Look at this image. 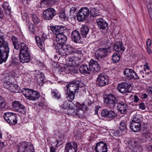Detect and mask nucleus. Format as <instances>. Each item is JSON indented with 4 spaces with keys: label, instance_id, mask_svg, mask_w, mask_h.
Here are the masks:
<instances>
[{
    "label": "nucleus",
    "instance_id": "obj_1",
    "mask_svg": "<svg viewBox=\"0 0 152 152\" xmlns=\"http://www.w3.org/2000/svg\"><path fill=\"white\" fill-rule=\"evenodd\" d=\"M80 83V81H77L70 83L66 86L67 91L66 97L69 101L71 102L74 99L75 92L79 89Z\"/></svg>",
    "mask_w": 152,
    "mask_h": 152
},
{
    "label": "nucleus",
    "instance_id": "obj_2",
    "mask_svg": "<svg viewBox=\"0 0 152 152\" xmlns=\"http://www.w3.org/2000/svg\"><path fill=\"white\" fill-rule=\"evenodd\" d=\"M22 92L25 97L29 100L35 101L40 97L39 94L37 92L32 89L24 88Z\"/></svg>",
    "mask_w": 152,
    "mask_h": 152
},
{
    "label": "nucleus",
    "instance_id": "obj_3",
    "mask_svg": "<svg viewBox=\"0 0 152 152\" xmlns=\"http://www.w3.org/2000/svg\"><path fill=\"white\" fill-rule=\"evenodd\" d=\"M79 104V109L78 108L76 110H74L69 108L67 111L68 114L76 118L78 117L80 118H83L84 116V113L83 110H85L83 108V107H84L85 106V104Z\"/></svg>",
    "mask_w": 152,
    "mask_h": 152
},
{
    "label": "nucleus",
    "instance_id": "obj_4",
    "mask_svg": "<svg viewBox=\"0 0 152 152\" xmlns=\"http://www.w3.org/2000/svg\"><path fill=\"white\" fill-rule=\"evenodd\" d=\"M104 99L105 103L110 108H113L118 102V99L115 96L111 94L104 95Z\"/></svg>",
    "mask_w": 152,
    "mask_h": 152
},
{
    "label": "nucleus",
    "instance_id": "obj_5",
    "mask_svg": "<svg viewBox=\"0 0 152 152\" xmlns=\"http://www.w3.org/2000/svg\"><path fill=\"white\" fill-rule=\"evenodd\" d=\"M109 49L107 48H99L95 52V57L99 61L103 63L105 62L104 58L107 55Z\"/></svg>",
    "mask_w": 152,
    "mask_h": 152
},
{
    "label": "nucleus",
    "instance_id": "obj_6",
    "mask_svg": "<svg viewBox=\"0 0 152 152\" xmlns=\"http://www.w3.org/2000/svg\"><path fill=\"white\" fill-rule=\"evenodd\" d=\"M18 148L17 152H33L34 151L32 145L26 142L20 143Z\"/></svg>",
    "mask_w": 152,
    "mask_h": 152
},
{
    "label": "nucleus",
    "instance_id": "obj_7",
    "mask_svg": "<svg viewBox=\"0 0 152 152\" xmlns=\"http://www.w3.org/2000/svg\"><path fill=\"white\" fill-rule=\"evenodd\" d=\"M89 10L88 8L82 7L78 11L77 14V20L79 22L83 21L89 16Z\"/></svg>",
    "mask_w": 152,
    "mask_h": 152
},
{
    "label": "nucleus",
    "instance_id": "obj_8",
    "mask_svg": "<svg viewBox=\"0 0 152 152\" xmlns=\"http://www.w3.org/2000/svg\"><path fill=\"white\" fill-rule=\"evenodd\" d=\"M3 117L5 120L10 124H15L17 123V115L14 113L6 112L4 113Z\"/></svg>",
    "mask_w": 152,
    "mask_h": 152
},
{
    "label": "nucleus",
    "instance_id": "obj_9",
    "mask_svg": "<svg viewBox=\"0 0 152 152\" xmlns=\"http://www.w3.org/2000/svg\"><path fill=\"white\" fill-rule=\"evenodd\" d=\"M131 87V84L125 82H122L118 85L117 89L118 91L122 94L126 92H130V88Z\"/></svg>",
    "mask_w": 152,
    "mask_h": 152
},
{
    "label": "nucleus",
    "instance_id": "obj_10",
    "mask_svg": "<svg viewBox=\"0 0 152 152\" xmlns=\"http://www.w3.org/2000/svg\"><path fill=\"white\" fill-rule=\"evenodd\" d=\"M108 77L104 73H101L98 76L96 81L97 85L104 86L108 84Z\"/></svg>",
    "mask_w": 152,
    "mask_h": 152
},
{
    "label": "nucleus",
    "instance_id": "obj_11",
    "mask_svg": "<svg viewBox=\"0 0 152 152\" xmlns=\"http://www.w3.org/2000/svg\"><path fill=\"white\" fill-rule=\"evenodd\" d=\"M78 145L77 143L72 141L66 144L64 152H77Z\"/></svg>",
    "mask_w": 152,
    "mask_h": 152
},
{
    "label": "nucleus",
    "instance_id": "obj_12",
    "mask_svg": "<svg viewBox=\"0 0 152 152\" xmlns=\"http://www.w3.org/2000/svg\"><path fill=\"white\" fill-rule=\"evenodd\" d=\"M9 52V48H4L3 47L0 48V64L5 62L7 59Z\"/></svg>",
    "mask_w": 152,
    "mask_h": 152
},
{
    "label": "nucleus",
    "instance_id": "obj_13",
    "mask_svg": "<svg viewBox=\"0 0 152 152\" xmlns=\"http://www.w3.org/2000/svg\"><path fill=\"white\" fill-rule=\"evenodd\" d=\"M124 74L126 77L132 79L137 80L140 78L137 73L132 69H126L124 71Z\"/></svg>",
    "mask_w": 152,
    "mask_h": 152
},
{
    "label": "nucleus",
    "instance_id": "obj_14",
    "mask_svg": "<svg viewBox=\"0 0 152 152\" xmlns=\"http://www.w3.org/2000/svg\"><path fill=\"white\" fill-rule=\"evenodd\" d=\"M94 149L96 152H107V144L103 141H100L96 144Z\"/></svg>",
    "mask_w": 152,
    "mask_h": 152
},
{
    "label": "nucleus",
    "instance_id": "obj_15",
    "mask_svg": "<svg viewBox=\"0 0 152 152\" xmlns=\"http://www.w3.org/2000/svg\"><path fill=\"white\" fill-rule=\"evenodd\" d=\"M98 27L100 29L104 31L106 33L108 29V23L105 20L102 18H98L96 20Z\"/></svg>",
    "mask_w": 152,
    "mask_h": 152
},
{
    "label": "nucleus",
    "instance_id": "obj_16",
    "mask_svg": "<svg viewBox=\"0 0 152 152\" xmlns=\"http://www.w3.org/2000/svg\"><path fill=\"white\" fill-rule=\"evenodd\" d=\"M42 40H41L40 37L38 36L35 37V40L38 46L42 50L45 49V45L44 41L45 39H47V35L44 33H43L42 35Z\"/></svg>",
    "mask_w": 152,
    "mask_h": 152
},
{
    "label": "nucleus",
    "instance_id": "obj_17",
    "mask_svg": "<svg viewBox=\"0 0 152 152\" xmlns=\"http://www.w3.org/2000/svg\"><path fill=\"white\" fill-rule=\"evenodd\" d=\"M88 66L91 71L92 70L93 72H97L101 69V66L98 62L92 59H91L89 62Z\"/></svg>",
    "mask_w": 152,
    "mask_h": 152
},
{
    "label": "nucleus",
    "instance_id": "obj_18",
    "mask_svg": "<svg viewBox=\"0 0 152 152\" xmlns=\"http://www.w3.org/2000/svg\"><path fill=\"white\" fill-rule=\"evenodd\" d=\"M19 58L22 63L28 62L30 60V52H19Z\"/></svg>",
    "mask_w": 152,
    "mask_h": 152
},
{
    "label": "nucleus",
    "instance_id": "obj_19",
    "mask_svg": "<svg viewBox=\"0 0 152 152\" xmlns=\"http://www.w3.org/2000/svg\"><path fill=\"white\" fill-rule=\"evenodd\" d=\"M4 85L9 90L12 92H18L19 90L18 86L15 84H13L9 82H7L4 84Z\"/></svg>",
    "mask_w": 152,
    "mask_h": 152
},
{
    "label": "nucleus",
    "instance_id": "obj_20",
    "mask_svg": "<svg viewBox=\"0 0 152 152\" xmlns=\"http://www.w3.org/2000/svg\"><path fill=\"white\" fill-rule=\"evenodd\" d=\"M102 115L104 117L114 118L117 116L115 112L112 110H103L102 112Z\"/></svg>",
    "mask_w": 152,
    "mask_h": 152
},
{
    "label": "nucleus",
    "instance_id": "obj_21",
    "mask_svg": "<svg viewBox=\"0 0 152 152\" xmlns=\"http://www.w3.org/2000/svg\"><path fill=\"white\" fill-rule=\"evenodd\" d=\"M71 38L75 43H79L81 39V36L79 32L76 30L73 31L71 33Z\"/></svg>",
    "mask_w": 152,
    "mask_h": 152
},
{
    "label": "nucleus",
    "instance_id": "obj_22",
    "mask_svg": "<svg viewBox=\"0 0 152 152\" xmlns=\"http://www.w3.org/2000/svg\"><path fill=\"white\" fill-rule=\"evenodd\" d=\"M114 48L115 51L121 53H122L124 50V48L123 43L120 41L116 42L114 44Z\"/></svg>",
    "mask_w": 152,
    "mask_h": 152
},
{
    "label": "nucleus",
    "instance_id": "obj_23",
    "mask_svg": "<svg viewBox=\"0 0 152 152\" xmlns=\"http://www.w3.org/2000/svg\"><path fill=\"white\" fill-rule=\"evenodd\" d=\"M56 37V42H59V43L64 44L67 40L66 36L64 35L63 33H61L60 34L58 33Z\"/></svg>",
    "mask_w": 152,
    "mask_h": 152
},
{
    "label": "nucleus",
    "instance_id": "obj_24",
    "mask_svg": "<svg viewBox=\"0 0 152 152\" xmlns=\"http://www.w3.org/2000/svg\"><path fill=\"white\" fill-rule=\"evenodd\" d=\"M79 69L80 72L83 74H89L91 72L90 68L88 67V65L86 64H82L80 66Z\"/></svg>",
    "mask_w": 152,
    "mask_h": 152
},
{
    "label": "nucleus",
    "instance_id": "obj_25",
    "mask_svg": "<svg viewBox=\"0 0 152 152\" xmlns=\"http://www.w3.org/2000/svg\"><path fill=\"white\" fill-rule=\"evenodd\" d=\"M89 30V28L86 26L85 25L82 27L80 29L82 36L83 38H86Z\"/></svg>",
    "mask_w": 152,
    "mask_h": 152
},
{
    "label": "nucleus",
    "instance_id": "obj_26",
    "mask_svg": "<svg viewBox=\"0 0 152 152\" xmlns=\"http://www.w3.org/2000/svg\"><path fill=\"white\" fill-rule=\"evenodd\" d=\"M11 41L14 47V48L16 50L19 49L20 43L17 38L14 36H12L11 37Z\"/></svg>",
    "mask_w": 152,
    "mask_h": 152
},
{
    "label": "nucleus",
    "instance_id": "obj_27",
    "mask_svg": "<svg viewBox=\"0 0 152 152\" xmlns=\"http://www.w3.org/2000/svg\"><path fill=\"white\" fill-rule=\"evenodd\" d=\"M141 125L132 123L130 124V128L134 132H139L141 129Z\"/></svg>",
    "mask_w": 152,
    "mask_h": 152
},
{
    "label": "nucleus",
    "instance_id": "obj_28",
    "mask_svg": "<svg viewBox=\"0 0 152 152\" xmlns=\"http://www.w3.org/2000/svg\"><path fill=\"white\" fill-rule=\"evenodd\" d=\"M19 51L20 52H30L27 45L23 42L20 43Z\"/></svg>",
    "mask_w": 152,
    "mask_h": 152
},
{
    "label": "nucleus",
    "instance_id": "obj_29",
    "mask_svg": "<svg viewBox=\"0 0 152 152\" xmlns=\"http://www.w3.org/2000/svg\"><path fill=\"white\" fill-rule=\"evenodd\" d=\"M56 15V12L54 9L52 7L48 8V20L52 19Z\"/></svg>",
    "mask_w": 152,
    "mask_h": 152
},
{
    "label": "nucleus",
    "instance_id": "obj_30",
    "mask_svg": "<svg viewBox=\"0 0 152 152\" xmlns=\"http://www.w3.org/2000/svg\"><path fill=\"white\" fill-rule=\"evenodd\" d=\"M138 143L133 139H129L127 142L126 144L130 149H132Z\"/></svg>",
    "mask_w": 152,
    "mask_h": 152
},
{
    "label": "nucleus",
    "instance_id": "obj_31",
    "mask_svg": "<svg viewBox=\"0 0 152 152\" xmlns=\"http://www.w3.org/2000/svg\"><path fill=\"white\" fill-rule=\"evenodd\" d=\"M64 27H63L60 26H57L55 27V28H53V31L55 32L56 35L58 33L60 34L61 33H63V31L64 30Z\"/></svg>",
    "mask_w": 152,
    "mask_h": 152
},
{
    "label": "nucleus",
    "instance_id": "obj_32",
    "mask_svg": "<svg viewBox=\"0 0 152 152\" xmlns=\"http://www.w3.org/2000/svg\"><path fill=\"white\" fill-rule=\"evenodd\" d=\"M117 108L119 112L121 113H126L127 112L128 107L126 104H124L120 107H117Z\"/></svg>",
    "mask_w": 152,
    "mask_h": 152
},
{
    "label": "nucleus",
    "instance_id": "obj_33",
    "mask_svg": "<svg viewBox=\"0 0 152 152\" xmlns=\"http://www.w3.org/2000/svg\"><path fill=\"white\" fill-rule=\"evenodd\" d=\"M65 48L66 52L68 53V55L72 53H76V50L74 47L71 46L70 45H68Z\"/></svg>",
    "mask_w": 152,
    "mask_h": 152
},
{
    "label": "nucleus",
    "instance_id": "obj_34",
    "mask_svg": "<svg viewBox=\"0 0 152 152\" xmlns=\"http://www.w3.org/2000/svg\"><path fill=\"white\" fill-rule=\"evenodd\" d=\"M132 152H142V148L141 145L138 143L132 149Z\"/></svg>",
    "mask_w": 152,
    "mask_h": 152
},
{
    "label": "nucleus",
    "instance_id": "obj_35",
    "mask_svg": "<svg viewBox=\"0 0 152 152\" xmlns=\"http://www.w3.org/2000/svg\"><path fill=\"white\" fill-rule=\"evenodd\" d=\"M90 14L93 17H95L98 15V12L97 9L95 8H92L89 11Z\"/></svg>",
    "mask_w": 152,
    "mask_h": 152
},
{
    "label": "nucleus",
    "instance_id": "obj_36",
    "mask_svg": "<svg viewBox=\"0 0 152 152\" xmlns=\"http://www.w3.org/2000/svg\"><path fill=\"white\" fill-rule=\"evenodd\" d=\"M120 55L118 53H114L112 56V59L114 63H116L120 60Z\"/></svg>",
    "mask_w": 152,
    "mask_h": 152
},
{
    "label": "nucleus",
    "instance_id": "obj_37",
    "mask_svg": "<svg viewBox=\"0 0 152 152\" xmlns=\"http://www.w3.org/2000/svg\"><path fill=\"white\" fill-rule=\"evenodd\" d=\"M86 105H85L83 108L85 110H87V109L89 108L88 107L94 106V102L89 99H88L86 102Z\"/></svg>",
    "mask_w": 152,
    "mask_h": 152
},
{
    "label": "nucleus",
    "instance_id": "obj_38",
    "mask_svg": "<svg viewBox=\"0 0 152 152\" xmlns=\"http://www.w3.org/2000/svg\"><path fill=\"white\" fill-rule=\"evenodd\" d=\"M22 105L19 102L15 101L13 102L12 106L13 108L17 111L21 105Z\"/></svg>",
    "mask_w": 152,
    "mask_h": 152
},
{
    "label": "nucleus",
    "instance_id": "obj_39",
    "mask_svg": "<svg viewBox=\"0 0 152 152\" xmlns=\"http://www.w3.org/2000/svg\"><path fill=\"white\" fill-rule=\"evenodd\" d=\"M45 77L43 74H41L37 79V83L40 85H42L45 82Z\"/></svg>",
    "mask_w": 152,
    "mask_h": 152
},
{
    "label": "nucleus",
    "instance_id": "obj_40",
    "mask_svg": "<svg viewBox=\"0 0 152 152\" xmlns=\"http://www.w3.org/2000/svg\"><path fill=\"white\" fill-rule=\"evenodd\" d=\"M58 54L61 56H66L68 55V53L66 51V48L64 47L59 50H57L56 52Z\"/></svg>",
    "mask_w": 152,
    "mask_h": 152
},
{
    "label": "nucleus",
    "instance_id": "obj_41",
    "mask_svg": "<svg viewBox=\"0 0 152 152\" xmlns=\"http://www.w3.org/2000/svg\"><path fill=\"white\" fill-rule=\"evenodd\" d=\"M144 136L146 139L145 140L146 142L150 141L152 140V133L148 132L143 134Z\"/></svg>",
    "mask_w": 152,
    "mask_h": 152
},
{
    "label": "nucleus",
    "instance_id": "obj_42",
    "mask_svg": "<svg viewBox=\"0 0 152 152\" xmlns=\"http://www.w3.org/2000/svg\"><path fill=\"white\" fill-rule=\"evenodd\" d=\"M53 45L55 47V48L56 50V52H57V50H59L64 47L63 44L59 43V42H57V44L54 42Z\"/></svg>",
    "mask_w": 152,
    "mask_h": 152
},
{
    "label": "nucleus",
    "instance_id": "obj_43",
    "mask_svg": "<svg viewBox=\"0 0 152 152\" xmlns=\"http://www.w3.org/2000/svg\"><path fill=\"white\" fill-rule=\"evenodd\" d=\"M1 47L4 48H9L8 43L4 42L2 38L0 36V48Z\"/></svg>",
    "mask_w": 152,
    "mask_h": 152
},
{
    "label": "nucleus",
    "instance_id": "obj_44",
    "mask_svg": "<svg viewBox=\"0 0 152 152\" xmlns=\"http://www.w3.org/2000/svg\"><path fill=\"white\" fill-rule=\"evenodd\" d=\"M28 30L30 31L31 33H33L35 31V27L34 25L30 22L28 23Z\"/></svg>",
    "mask_w": 152,
    "mask_h": 152
},
{
    "label": "nucleus",
    "instance_id": "obj_45",
    "mask_svg": "<svg viewBox=\"0 0 152 152\" xmlns=\"http://www.w3.org/2000/svg\"><path fill=\"white\" fill-rule=\"evenodd\" d=\"M31 17L32 20L35 24H37L39 23L40 20L36 15L34 14H32Z\"/></svg>",
    "mask_w": 152,
    "mask_h": 152
},
{
    "label": "nucleus",
    "instance_id": "obj_46",
    "mask_svg": "<svg viewBox=\"0 0 152 152\" xmlns=\"http://www.w3.org/2000/svg\"><path fill=\"white\" fill-rule=\"evenodd\" d=\"M51 94L53 96L57 99H58L61 98V95L56 90L52 91Z\"/></svg>",
    "mask_w": 152,
    "mask_h": 152
},
{
    "label": "nucleus",
    "instance_id": "obj_47",
    "mask_svg": "<svg viewBox=\"0 0 152 152\" xmlns=\"http://www.w3.org/2000/svg\"><path fill=\"white\" fill-rule=\"evenodd\" d=\"M131 123L141 125L140 123V119L137 116L133 118V119H132Z\"/></svg>",
    "mask_w": 152,
    "mask_h": 152
},
{
    "label": "nucleus",
    "instance_id": "obj_48",
    "mask_svg": "<svg viewBox=\"0 0 152 152\" xmlns=\"http://www.w3.org/2000/svg\"><path fill=\"white\" fill-rule=\"evenodd\" d=\"M126 127L125 122L124 121H121L120 123L119 128L121 130L124 131L126 129Z\"/></svg>",
    "mask_w": 152,
    "mask_h": 152
},
{
    "label": "nucleus",
    "instance_id": "obj_49",
    "mask_svg": "<svg viewBox=\"0 0 152 152\" xmlns=\"http://www.w3.org/2000/svg\"><path fill=\"white\" fill-rule=\"evenodd\" d=\"M17 112L20 113L25 115L26 113V110L25 107L23 105H21L19 109L18 110Z\"/></svg>",
    "mask_w": 152,
    "mask_h": 152
},
{
    "label": "nucleus",
    "instance_id": "obj_50",
    "mask_svg": "<svg viewBox=\"0 0 152 152\" xmlns=\"http://www.w3.org/2000/svg\"><path fill=\"white\" fill-rule=\"evenodd\" d=\"M69 105L68 101H65L64 102L63 104L61 105L60 107L63 109H66L68 108Z\"/></svg>",
    "mask_w": 152,
    "mask_h": 152
},
{
    "label": "nucleus",
    "instance_id": "obj_51",
    "mask_svg": "<svg viewBox=\"0 0 152 152\" xmlns=\"http://www.w3.org/2000/svg\"><path fill=\"white\" fill-rule=\"evenodd\" d=\"M71 68V66L67 65H65L63 67V71L66 73H69L70 70Z\"/></svg>",
    "mask_w": 152,
    "mask_h": 152
},
{
    "label": "nucleus",
    "instance_id": "obj_52",
    "mask_svg": "<svg viewBox=\"0 0 152 152\" xmlns=\"http://www.w3.org/2000/svg\"><path fill=\"white\" fill-rule=\"evenodd\" d=\"M2 6L4 9L6 11L10 12L11 11V8L10 7L9 4L7 2L4 3Z\"/></svg>",
    "mask_w": 152,
    "mask_h": 152
},
{
    "label": "nucleus",
    "instance_id": "obj_53",
    "mask_svg": "<svg viewBox=\"0 0 152 152\" xmlns=\"http://www.w3.org/2000/svg\"><path fill=\"white\" fill-rule=\"evenodd\" d=\"M126 104L125 101L124 99H122V100L118 99V102L116 104H117L116 107H121V106H122Z\"/></svg>",
    "mask_w": 152,
    "mask_h": 152
},
{
    "label": "nucleus",
    "instance_id": "obj_54",
    "mask_svg": "<svg viewBox=\"0 0 152 152\" xmlns=\"http://www.w3.org/2000/svg\"><path fill=\"white\" fill-rule=\"evenodd\" d=\"M59 17L60 19L62 20H65L66 19V16L64 12H62L59 14Z\"/></svg>",
    "mask_w": 152,
    "mask_h": 152
},
{
    "label": "nucleus",
    "instance_id": "obj_55",
    "mask_svg": "<svg viewBox=\"0 0 152 152\" xmlns=\"http://www.w3.org/2000/svg\"><path fill=\"white\" fill-rule=\"evenodd\" d=\"M147 7L152 21V4H149L147 6Z\"/></svg>",
    "mask_w": 152,
    "mask_h": 152
},
{
    "label": "nucleus",
    "instance_id": "obj_56",
    "mask_svg": "<svg viewBox=\"0 0 152 152\" xmlns=\"http://www.w3.org/2000/svg\"><path fill=\"white\" fill-rule=\"evenodd\" d=\"M71 68H71L70 70V72L69 73L73 74L74 73L76 74L78 73L77 70L75 69V67L71 66Z\"/></svg>",
    "mask_w": 152,
    "mask_h": 152
},
{
    "label": "nucleus",
    "instance_id": "obj_57",
    "mask_svg": "<svg viewBox=\"0 0 152 152\" xmlns=\"http://www.w3.org/2000/svg\"><path fill=\"white\" fill-rule=\"evenodd\" d=\"M48 0H42L41 3V6L42 7H47Z\"/></svg>",
    "mask_w": 152,
    "mask_h": 152
},
{
    "label": "nucleus",
    "instance_id": "obj_58",
    "mask_svg": "<svg viewBox=\"0 0 152 152\" xmlns=\"http://www.w3.org/2000/svg\"><path fill=\"white\" fill-rule=\"evenodd\" d=\"M139 108L140 109L144 110L145 108V106L143 103H140L139 104Z\"/></svg>",
    "mask_w": 152,
    "mask_h": 152
},
{
    "label": "nucleus",
    "instance_id": "obj_59",
    "mask_svg": "<svg viewBox=\"0 0 152 152\" xmlns=\"http://www.w3.org/2000/svg\"><path fill=\"white\" fill-rule=\"evenodd\" d=\"M47 10H48V9L45 10L43 13V17L45 19V20H47L48 19V16L47 15Z\"/></svg>",
    "mask_w": 152,
    "mask_h": 152
},
{
    "label": "nucleus",
    "instance_id": "obj_60",
    "mask_svg": "<svg viewBox=\"0 0 152 152\" xmlns=\"http://www.w3.org/2000/svg\"><path fill=\"white\" fill-rule=\"evenodd\" d=\"M50 152H56V149L52 145H50Z\"/></svg>",
    "mask_w": 152,
    "mask_h": 152
},
{
    "label": "nucleus",
    "instance_id": "obj_61",
    "mask_svg": "<svg viewBox=\"0 0 152 152\" xmlns=\"http://www.w3.org/2000/svg\"><path fill=\"white\" fill-rule=\"evenodd\" d=\"M151 44V39L149 38L146 41L147 47H149Z\"/></svg>",
    "mask_w": 152,
    "mask_h": 152
},
{
    "label": "nucleus",
    "instance_id": "obj_62",
    "mask_svg": "<svg viewBox=\"0 0 152 152\" xmlns=\"http://www.w3.org/2000/svg\"><path fill=\"white\" fill-rule=\"evenodd\" d=\"M65 58L66 60L69 62H72L73 60V58L70 57H66Z\"/></svg>",
    "mask_w": 152,
    "mask_h": 152
},
{
    "label": "nucleus",
    "instance_id": "obj_63",
    "mask_svg": "<svg viewBox=\"0 0 152 152\" xmlns=\"http://www.w3.org/2000/svg\"><path fill=\"white\" fill-rule=\"evenodd\" d=\"M76 10V8L72 7L70 9V12L71 14H72L74 13Z\"/></svg>",
    "mask_w": 152,
    "mask_h": 152
},
{
    "label": "nucleus",
    "instance_id": "obj_64",
    "mask_svg": "<svg viewBox=\"0 0 152 152\" xmlns=\"http://www.w3.org/2000/svg\"><path fill=\"white\" fill-rule=\"evenodd\" d=\"M134 98L133 100L135 102H137L139 100V98L136 95H134Z\"/></svg>",
    "mask_w": 152,
    "mask_h": 152
}]
</instances>
